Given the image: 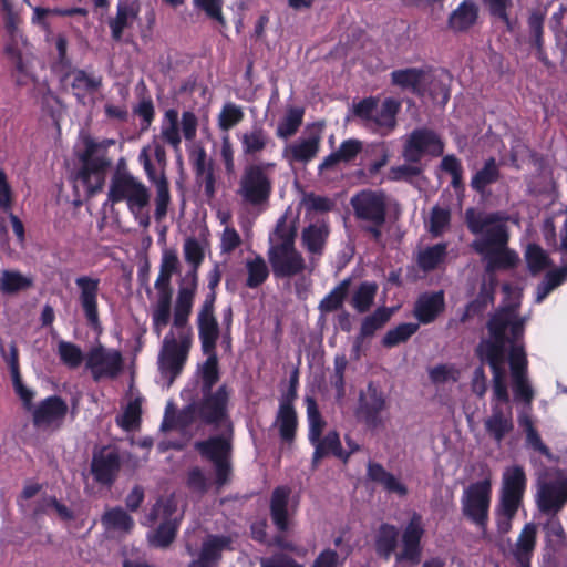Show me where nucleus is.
Wrapping results in <instances>:
<instances>
[{
    "mask_svg": "<svg viewBox=\"0 0 567 567\" xmlns=\"http://www.w3.org/2000/svg\"><path fill=\"white\" fill-rule=\"evenodd\" d=\"M276 424L281 439L287 442L292 441L297 427V414L289 399L280 402Z\"/></svg>",
    "mask_w": 567,
    "mask_h": 567,
    "instance_id": "f704fd0d",
    "label": "nucleus"
},
{
    "mask_svg": "<svg viewBox=\"0 0 567 567\" xmlns=\"http://www.w3.org/2000/svg\"><path fill=\"white\" fill-rule=\"evenodd\" d=\"M0 7L3 13L4 28L12 39V42L6 45V53L14 62L13 76L17 85L24 86L34 83L35 75L32 71V65L23 60L21 52L14 43L19 23L18 12L14 11L10 0H0Z\"/></svg>",
    "mask_w": 567,
    "mask_h": 567,
    "instance_id": "9b49d317",
    "label": "nucleus"
},
{
    "mask_svg": "<svg viewBox=\"0 0 567 567\" xmlns=\"http://www.w3.org/2000/svg\"><path fill=\"white\" fill-rule=\"evenodd\" d=\"M102 525L112 536H121L130 533L134 526V520L122 508L107 509L102 518Z\"/></svg>",
    "mask_w": 567,
    "mask_h": 567,
    "instance_id": "c756f323",
    "label": "nucleus"
},
{
    "mask_svg": "<svg viewBox=\"0 0 567 567\" xmlns=\"http://www.w3.org/2000/svg\"><path fill=\"white\" fill-rule=\"evenodd\" d=\"M196 8L203 10L207 17L224 24L225 20L221 13L223 0H194Z\"/></svg>",
    "mask_w": 567,
    "mask_h": 567,
    "instance_id": "e2e57ef3",
    "label": "nucleus"
},
{
    "mask_svg": "<svg viewBox=\"0 0 567 567\" xmlns=\"http://www.w3.org/2000/svg\"><path fill=\"white\" fill-rule=\"evenodd\" d=\"M498 178V167L493 158L488 159L484 167L476 173L472 179V186L477 190H483L487 185Z\"/></svg>",
    "mask_w": 567,
    "mask_h": 567,
    "instance_id": "5fc2aeb1",
    "label": "nucleus"
},
{
    "mask_svg": "<svg viewBox=\"0 0 567 567\" xmlns=\"http://www.w3.org/2000/svg\"><path fill=\"white\" fill-rule=\"evenodd\" d=\"M441 138L426 128L413 131L405 140L403 157L410 163H417L425 155L439 156L443 153Z\"/></svg>",
    "mask_w": 567,
    "mask_h": 567,
    "instance_id": "a211bd4d",
    "label": "nucleus"
},
{
    "mask_svg": "<svg viewBox=\"0 0 567 567\" xmlns=\"http://www.w3.org/2000/svg\"><path fill=\"white\" fill-rule=\"evenodd\" d=\"M369 477L383 486V488L389 492L396 494L400 497H403L408 494L406 486L393 474L386 472L379 464H370L368 468Z\"/></svg>",
    "mask_w": 567,
    "mask_h": 567,
    "instance_id": "473e14b6",
    "label": "nucleus"
},
{
    "mask_svg": "<svg viewBox=\"0 0 567 567\" xmlns=\"http://www.w3.org/2000/svg\"><path fill=\"white\" fill-rule=\"evenodd\" d=\"M82 148L78 150L80 168L74 173L72 181L79 197L94 195L104 185L106 168L110 161L106 148L114 144L113 140L95 142L89 136L81 140Z\"/></svg>",
    "mask_w": 567,
    "mask_h": 567,
    "instance_id": "39448f33",
    "label": "nucleus"
},
{
    "mask_svg": "<svg viewBox=\"0 0 567 567\" xmlns=\"http://www.w3.org/2000/svg\"><path fill=\"white\" fill-rule=\"evenodd\" d=\"M377 290H378V286L375 284L363 282L362 285H360V287L353 293L352 306L359 312L367 311L371 307V305L374 300Z\"/></svg>",
    "mask_w": 567,
    "mask_h": 567,
    "instance_id": "8fccbe9b",
    "label": "nucleus"
},
{
    "mask_svg": "<svg viewBox=\"0 0 567 567\" xmlns=\"http://www.w3.org/2000/svg\"><path fill=\"white\" fill-rule=\"evenodd\" d=\"M416 323H402L392 330H389L383 337V344L385 347H394L401 342L406 341L417 330Z\"/></svg>",
    "mask_w": 567,
    "mask_h": 567,
    "instance_id": "864d4df0",
    "label": "nucleus"
},
{
    "mask_svg": "<svg viewBox=\"0 0 567 567\" xmlns=\"http://www.w3.org/2000/svg\"><path fill=\"white\" fill-rule=\"evenodd\" d=\"M243 153L255 155L262 152L269 141L268 134L261 126H254L239 135Z\"/></svg>",
    "mask_w": 567,
    "mask_h": 567,
    "instance_id": "c9c22d12",
    "label": "nucleus"
},
{
    "mask_svg": "<svg viewBox=\"0 0 567 567\" xmlns=\"http://www.w3.org/2000/svg\"><path fill=\"white\" fill-rule=\"evenodd\" d=\"M398 529L389 524H383L379 527L375 535V549L377 553L389 559L396 547Z\"/></svg>",
    "mask_w": 567,
    "mask_h": 567,
    "instance_id": "58836bf2",
    "label": "nucleus"
},
{
    "mask_svg": "<svg viewBox=\"0 0 567 567\" xmlns=\"http://www.w3.org/2000/svg\"><path fill=\"white\" fill-rule=\"evenodd\" d=\"M321 131V125H316L309 131L308 136L288 144L282 152L284 158L289 164L308 163L313 159L319 152Z\"/></svg>",
    "mask_w": 567,
    "mask_h": 567,
    "instance_id": "412c9836",
    "label": "nucleus"
},
{
    "mask_svg": "<svg viewBox=\"0 0 567 567\" xmlns=\"http://www.w3.org/2000/svg\"><path fill=\"white\" fill-rule=\"evenodd\" d=\"M107 198L113 204L124 202L141 226L150 225V217L144 213L150 203V190L133 175L116 173L111 181Z\"/></svg>",
    "mask_w": 567,
    "mask_h": 567,
    "instance_id": "6e6552de",
    "label": "nucleus"
},
{
    "mask_svg": "<svg viewBox=\"0 0 567 567\" xmlns=\"http://www.w3.org/2000/svg\"><path fill=\"white\" fill-rule=\"evenodd\" d=\"M378 111V103L373 99H365L354 106V113L367 125L373 126L374 113Z\"/></svg>",
    "mask_w": 567,
    "mask_h": 567,
    "instance_id": "69168bd1",
    "label": "nucleus"
},
{
    "mask_svg": "<svg viewBox=\"0 0 567 567\" xmlns=\"http://www.w3.org/2000/svg\"><path fill=\"white\" fill-rule=\"evenodd\" d=\"M123 368V354L115 348H107L97 342L85 353V370L96 382L116 379Z\"/></svg>",
    "mask_w": 567,
    "mask_h": 567,
    "instance_id": "9d476101",
    "label": "nucleus"
},
{
    "mask_svg": "<svg viewBox=\"0 0 567 567\" xmlns=\"http://www.w3.org/2000/svg\"><path fill=\"white\" fill-rule=\"evenodd\" d=\"M362 150V143L358 140H347L341 143L338 151L327 156L320 164L319 169L321 172L326 169L334 168L341 162L352 161Z\"/></svg>",
    "mask_w": 567,
    "mask_h": 567,
    "instance_id": "7c9ffc66",
    "label": "nucleus"
},
{
    "mask_svg": "<svg viewBox=\"0 0 567 567\" xmlns=\"http://www.w3.org/2000/svg\"><path fill=\"white\" fill-rule=\"evenodd\" d=\"M537 536V526L528 523L522 529L514 548V556L522 567H530Z\"/></svg>",
    "mask_w": 567,
    "mask_h": 567,
    "instance_id": "c85d7f7f",
    "label": "nucleus"
},
{
    "mask_svg": "<svg viewBox=\"0 0 567 567\" xmlns=\"http://www.w3.org/2000/svg\"><path fill=\"white\" fill-rule=\"evenodd\" d=\"M140 420V404L137 401L131 402L124 413L117 419V423L125 430L134 429Z\"/></svg>",
    "mask_w": 567,
    "mask_h": 567,
    "instance_id": "338daca9",
    "label": "nucleus"
},
{
    "mask_svg": "<svg viewBox=\"0 0 567 567\" xmlns=\"http://www.w3.org/2000/svg\"><path fill=\"white\" fill-rule=\"evenodd\" d=\"M477 6L470 0L463 1L450 16L449 25L454 31H464L477 19Z\"/></svg>",
    "mask_w": 567,
    "mask_h": 567,
    "instance_id": "72a5a7b5",
    "label": "nucleus"
},
{
    "mask_svg": "<svg viewBox=\"0 0 567 567\" xmlns=\"http://www.w3.org/2000/svg\"><path fill=\"white\" fill-rule=\"evenodd\" d=\"M260 567H303L292 558L284 554H277L268 558L260 559Z\"/></svg>",
    "mask_w": 567,
    "mask_h": 567,
    "instance_id": "774afa93",
    "label": "nucleus"
},
{
    "mask_svg": "<svg viewBox=\"0 0 567 567\" xmlns=\"http://www.w3.org/2000/svg\"><path fill=\"white\" fill-rule=\"evenodd\" d=\"M303 110L301 107H290L277 126V136L288 138L295 135L302 124Z\"/></svg>",
    "mask_w": 567,
    "mask_h": 567,
    "instance_id": "37998d69",
    "label": "nucleus"
},
{
    "mask_svg": "<svg viewBox=\"0 0 567 567\" xmlns=\"http://www.w3.org/2000/svg\"><path fill=\"white\" fill-rule=\"evenodd\" d=\"M536 502L542 512L557 513L567 502V476L553 471L539 477Z\"/></svg>",
    "mask_w": 567,
    "mask_h": 567,
    "instance_id": "4468645a",
    "label": "nucleus"
},
{
    "mask_svg": "<svg viewBox=\"0 0 567 567\" xmlns=\"http://www.w3.org/2000/svg\"><path fill=\"white\" fill-rule=\"evenodd\" d=\"M289 496L290 491L286 487L276 488L271 496V518L280 530H286L289 527V518L293 511L289 504Z\"/></svg>",
    "mask_w": 567,
    "mask_h": 567,
    "instance_id": "bb28decb",
    "label": "nucleus"
},
{
    "mask_svg": "<svg viewBox=\"0 0 567 567\" xmlns=\"http://www.w3.org/2000/svg\"><path fill=\"white\" fill-rule=\"evenodd\" d=\"M524 322L516 312V305L503 308L489 321V338L477 347V354L489 364L493 374L491 414L485 419L487 434L501 443L514 429L513 408L507 383L511 368L514 395L530 405L534 391L526 374L527 360L520 343Z\"/></svg>",
    "mask_w": 567,
    "mask_h": 567,
    "instance_id": "f257e3e1",
    "label": "nucleus"
},
{
    "mask_svg": "<svg viewBox=\"0 0 567 567\" xmlns=\"http://www.w3.org/2000/svg\"><path fill=\"white\" fill-rule=\"evenodd\" d=\"M231 549V539L225 535H206L198 546L187 544V551L192 556L188 567H215L226 550Z\"/></svg>",
    "mask_w": 567,
    "mask_h": 567,
    "instance_id": "dca6fc26",
    "label": "nucleus"
},
{
    "mask_svg": "<svg viewBox=\"0 0 567 567\" xmlns=\"http://www.w3.org/2000/svg\"><path fill=\"white\" fill-rule=\"evenodd\" d=\"M156 297L151 307L153 329L161 336L163 329L168 324L172 307V289L155 288Z\"/></svg>",
    "mask_w": 567,
    "mask_h": 567,
    "instance_id": "a878e982",
    "label": "nucleus"
},
{
    "mask_svg": "<svg viewBox=\"0 0 567 567\" xmlns=\"http://www.w3.org/2000/svg\"><path fill=\"white\" fill-rule=\"evenodd\" d=\"M241 244V238L238 231L231 227L226 226L220 235V250L223 254L233 252Z\"/></svg>",
    "mask_w": 567,
    "mask_h": 567,
    "instance_id": "0e129e2a",
    "label": "nucleus"
},
{
    "mask_svg": "<svg viewBox=\"0 0 567 567\" xmlns=\"http://www.w3.org/2000/svg\"><path fill=\"white\" fill-rule=\"evenodd\" d=\"M506 220L497 213L466 212L467 226L476 235L473 248L483 256L488 271L512 268L519 260L518 255L507 247Z\"/></svg>",
    "mask_w": 567,
    "mask_h": 567,
    "instance_id": "20e7f679",
    "label": "nucleus"
},
{
    "mask_svg": "<svg viewBox=\"0 0 567 567\" xmlns=\"http://www.w3.org/2000/svg\"><path fill=\"white\" fill-rule=\"evenodd\" d=\"M297 225L291 214L282 216L270 237L268 252L272 271L278 277H291L305 269V260L295 248Z\"/></svg>",
    "mask_w": 567,
    "mask_h": 567,
    "instance_id": "423d86ee",
    "label": "nucleus"
},
{
    "mask_svg": "<svg viewBox=\"0 0 567 567\" xmlns=\"http://www.w3.org/2000/svg\"><path fill=\"white\" fill-rule=\"evenodd\" d=\"M526 483L525 472L518 465L508 466L503 472L501 496L495 507V519L501 534L511 530L512 520L523 501Z\"/></svg>",
    "mask_w": 567,
    "mask_h": 567,
    "instance_id": "0eeeda50",
    "label": "nucleus"
},
{
    "mask_svg": "<svg viewBox=\"0 0 567 567\" xmlns=\"http://www.w3.org/2000/svg\"><path fill=\"white\" fill-rule=\"evenodd\" d=\"M156 187V210L155 216L157 219H162L167 212L169 203V192L165 177L159 175L157 178L152 179Z\"/></svg>",
    "mask_w": 567,
    "mask_h": 567,
    "instance_id": "13d9d810",
    "label": "nucleus"
},
{
    "mask_svg": "<svg viewBox=\"0 0 567 567\" xmlns=\"http://www.w3.org/2000/svg\"><path fill=\"white\" fill-rule=\"evenodd\" d=\"M445 256V245L439 244L429 247L419 254V265L424 270L435 268Z\"/></svg>",
    "mask_w": 567,
    "mask_h": 567,
    "instance_id": "4d7b16f0",
    "label": "nucleus"
},
{
    "mask_svg": "<svg viewBox=\"0 0 567 567\" xmlns=\"http://www.w3.org/2000/svg\"><path fill=\"white\" fill-rule=\"evenodd\" d=\"M0 353L9 368L14 392L22 401L23 408L30 413L31 422L35 426V406L32 404L33 392L28 389L22 381L19 365V351L16 343L11 342L9 350H7L2 341H0Z\"/></svg>",
    "mask_w": 567,
    "mask_h": 567,
    "instance_id": "aec40b11",
    "label": "nucleus"
},
{
    "mask_svg": "<svg viewBox=\"0 0 567 567\" xmlns=\"http://www.w3.org/2000/svg\"><path fill=\"white\" fill-rule=\"evenodd\" d=\"M492 482L488 477L470 484L462 493L461 509L463 516L475 525L483 535L489 520Z\"/></svg>",
    "mask_w": 567,
    "mask_h": 567,
    "instance_id": "1a4fd4ad",
    "label": "nucleus"
},
{
    "mask_svg": "<svg viewBox=\"0 0 567 567\" xmlns=\"http://www.w3.org/2000/svg\"><path fill=\"white\" fill-rule=\"evenodd\" d=\"M567 279V266L549 271L545 281L537 289L536 301L542 302L547 295Z\"/></svg>",
    "mask_w": 567,
    "mask_h": 567,
    "instance_id": "603ef678",
    "label": "nucleus"
},
{
    "mask_svg": "<svg viewBox=\"0 0 567 567\" xmlns=\"http://www.w3.org/2000/svg\"><path fill=\"white\" fill-rule=\"evenodd\" d=\"M400 110V103L393 99H386L374 113L373 126L392 130L395 126V116Z\"/></svg>",
    "mask_w": 567,
    "mask_h": 567,
    "instance_id": "a19ab883",
    "label": "nucleus"
},
{
    "mask_svg": "<svg viewBox=\"0 0 567 567\" xmlns=\"http://www.w3.org/2000/svg\"><path fill=\"white\" fill-rule=\"evenodd\" d=\"M68 412L64 401L58 396L44 400L38 406V427L45 426L55 429L61 425Z\"/></svg>",
    "mask_w": 567,
    "mask_h": 567,
    "instance_id": "393cba45",
    "label": "nucleus"
},
{
    "mask_svg": "<svg viewBox=\"0 0 567 567\" xmlns=\"http://www.w3.org/2000/svg\"><path fill=\"white\" fill-rule=\"evenodd\" d=\"M181 514L177 513V502L169 496L159 499L148 514V523H159L157 530L150 536V542L156 547H165L175 537Z\"/></svg>",
    "mask_w": 567,
    "mask_h": 567,
    "instance_id": "ddd939ff",
    "label": "nucleus"
},
{
    "mask_svg": "<svg viewBox=\"0 0 567 567\" xmlns=\"http://www.w3.org/2000/svg\"><path fill=\"white\" fill-rule=\"evenodd\" d=\"M197 125L196 115L187 111L182 114L179 127L178 112L169 109L161 122V138L174 150H178L182 142L181 132L186 140L192 141L196 136Z\"/></svg>",
    "mask_w": 567,
    "mask_h": 567,
    "instance_id": "2eb2a0df",
    "label": "nucleus"
},
{
    "mask_svg": "<svg viewBox=\"0 0 567 567\" xmlns=\"http://www.w3.org/2000/svg\"><path fill=\"white\" fill-rule=\"evenodd\" d=\"M347 292V282L334 288L321 302L320 309L324 312L337 310L343 302Z\"/></svg>",
    "mask_w": 567,
    "mask_h": 567,
    "instance_id": "052dcab7",
    "label": "nucleus"
},
{
    "mask_svg": "<svg viewBox=\"0 0 567 567\" xmlns=\"http://www.w3.org/2000/svg\"><path fill=\"white\" fill-rule=\"evenodd\" d=\"M444 309L442 291L422 295L414 307V316L421 323L432 322Z\"/></svg>",
    "mask_w": 567,
    "mask_h": 567,
    "instance_id": "cd10ccee",
    "label": "nucleus"
},
{
    "mask_svg": "<svg viewBox=\"0 0 567 567\" xmlns=\"http://www.w3.org/2000/svg\"><path fill=\"white\" fill-rule=\"evenodd\" d=\"M392 311L386 308H379L371 316L364 318L361 324V338L372 336L390 319Z\"/></svg>",
    "mask_w": 567,
    "mask_h": 567,
    "instance_id": "de8ad7c7",
    "label": "nucleus"
},
{
    "mask_svg": "<svg viewBox=\"0 0 567 567\" xmlns=\"http://www.w3.org/2000/svg\"><path fill=\"white\" fill-rule=\"evenodd\" d=\"M316 445L315 460L327 455L333 454L338 457H343L340 439L337 432L328 433L322 441L313 443Z\"/></svg>",
    "mask_w": 567,
    "mask_h": 567,
    "instance_id": "3c124183",
    "label": "nucleus"
},
{
    "mask_svg": "<svg viewBox=\"0 0 567 567\" xmlns=\"http://www.w3.org/2000/svg\"><path fill=\"white\" fill-rule=\"evenodd\" d=\"M352 205L359 218L372 224L368 230L374 239H379L385 215L384 196L380 193L362 192L352 199Z\"/></svg>",
    "mask_w": 567,
    "mask_h": 567,
    "instance_id": "f3484780",
    "label": "nucleus"
},
{
    "mask_svg": "<svg viewBox=\"0 0 567 567\" xmlns=\"http://www.w3.org/2000/svg\"><path fill=\"white\" fill-rule=\"evenodd\" d=\"M75 285L79 290V303L87 324L101 333L102 327L97 309L100 280L90 276H80L75 279Z\"/></svg>",
    "mask_w": 567,
    "mask_h": 567,
    "instance_id": "6ab92c4d",
    "label": "nucleus"
},
{
    "mask_svg": "<svg viewBox=\"0 0 567 567\" xmlns=\"http://www.w3.org/2000/svg\"><path fill=\"white\" fill-rule=\"evenodd\" d=\"M120 470V458L115 450L104 447L93 455L91 473L94 480L104 485L111 484Z\"/></svg>",
    "mask_w": 567,
    "mask_h": 567,
    "instance_id": "5701e85b",
    "label": "nucleus"
},
{
    "mask_svg": "<svg viewBox=\"0 0 567 567\" xmlns=\"http://www.w3.org/2000/svg\"><path fill=\"white\" fill-rule=\"evenodd\" d=\"M245 267L248 274L246 284L250 288L260 286L269 275L267 264L260 256L248 258L245 262Z\"/></svg>",
    "mask_w": 567,
    "mask_h": 567,
    "instance_id": "a18cd8bd",
    "label": "nucleus"
},
{
    "mask_svg": "<svg viewBox=\"0 0 567 567\" xmlns=\"http://www.w3.org/2000/svg\"><path fill=\"white\" fill-rule=\"evenodd\" d=\"M274 164H255L248 166L239 183L238 195L251 205L265 203L271 192L270 171Z\"/></svg>",
    "mask_w": 567,
    "mask_h": 567,
    "instance_id": "f8f14e48",
    "label": "nucleus"
},
{
    "mask_svg": "<svg viewBox=\"0 0 567 567\" xmlns=\"http://www.w3.org/2000/svg\"><path fill=\"white\" fill-rule=\"evenodd\" d=\"M140 4L135 0H120L116 16L110 20L112 38L121 40L124 30L131 28L137 20Z\"/></svg>",
    "mask_w": 567,
    "mask_h": 567,
    "instance_id": "b1692460",
    "label": "nucleus"
},
{
    "mask_svg": "<svg viewBox=\"0 0 567 567\" xmlns=\"http://www.w3.org/2000/svg\"><path fill=\"white\" fill-rule=\"evenodd\" d=\"M307 417L309 423V440L317 443L323 432L326 422L322 420L315 399L308 396L306 399Z\"/></svg>",
    "mask_w": 567,
    "mask_h": 567,
    "instance_id": "49530a36",
    "label": "nucleus"
},
{
    "mask_svg": "<svg viewBox=\"0 0 567 567\" xmlns=\"http://www.w3.org/2000/svg\"><path fill=\"white\" fill-rule=\"evenodd\" d=\"M209 249L205 238L187 237L183 245L184 259L189 269L179 277L178 291L173 311V324L163 340L158 357L162 373L171 384L181 372L192 344V328L188 319L198 286V268Z\"/></svg>",
    "mask_w": 567,
    "mask_h": 567,
    "instance_id": "7ed1b4c3",
    "label": "nucleus"
},
{
    "mask_svg": "<svg viewBox=\"0 0 567 567\" xmlns=\"http://www.w3.org/2000/svg\"><path fill=\"white\" fill-rule=\"evenodd\" d=\"M391 78L395 85L416 91L423 85L426 73L422 69L410 68L392 72Z\"/></svg>",
    "mask_w": 567,
    "mask_h": 567,
    "instance_id": "ea45409f",
    "label": "nucleus"
},
{
    "mask_svg": "<svg viewBox=\"0 0 567 567\" xmlns=\"http://www.w3.org/2000/svg\"><path fill=\"white\" fill-rule=\"evenodd\" d=\"M215 292L207 295L198 313V329L202 348L207 354L206 361L198 368L202 381L204 400L199 405L189 406L183 412L184 419H200L205 423H214L221 429V435L196 444L200 454L210 460L216 467V485L227 483L230 467L228 456L230 453L229 437L231 424L227 416V402L229 398L225 385L210 393L212 386L218 381V360L215 354V346L219 336L218 323L214 316Z\"/></svg>",
    "mask_w": 567,
    "mask_h": 567,
    "instance_id": "f03ea898",
    "label": "nucleus"
},
{
    "mask_svg": "<svg viewBox=\"0 0 567 567\" xmlns=\"http://www.w3.org/2000/svg\"><path fill=\"white\" fill-rule=\"evenodd\" d=\"M58 353L61 361L69 368L75 369L82 362L85 363V354L82 353L80 347L74 343L60 341L58 344Z\"/></svg>",
    "mask_w": 567,
    "mask_h": 567,
    "instance_id": "09e8293b",
    "label": "nucleus"
},
{
    "mask_svg": "<svg viewBox=\"0 0 567 567\" xmlns=\"http://www.w3.org/2000/svg\"><path fill=\"white\" fill-rule=\"evenodd\" d=\"M179 259L175 250L166 249L163 252L159 274L155 280V288L171 289V278L179 268Z\"/></svg>",
    "mask_w": 567,
    "mask_h": 567,
    "instance_id": "4c0bfd02",
    "label": "nucleus"
},
{
    "mask_svg": "<svg viewBox=\"0 0 567 567\" xmlns=\"http://www.w3.org/2000/svg\"><path fill=\"white\" fill-rule=\"evenodd\" d=\"M32 286V280L18 271L3 270L0 277V291L3 295H13Z\"/></svg>",
    "mask_w": 567,
    "mask_h": 567,
    "instance_id": "79ce46f5",
    "label": "nucleus"
},
{
    "mask_svg": "<svg viewBox=\"0 0 567 567\" xmlns=\"http://www.w3.org/2000/svg\"><path fill=\"white\" fill-rule=\"evenodd\" d=\"M430 378L435 383H445L457 381L460 371L454 365L442 364L430 370Z\"/></svg>",
    "mask_w": 567,
    "mask_h": 567,
    "instance_id": "680f3d73",
    "label": "nucleus"
},
{
    "mask_svg": "<svg viewBox=\"0 0 567 567\" xmlns=\"http://www.w3.org/2000/svg\"><path fill=\"white\" fill-rule=\"evenodd\" d=\"M525 258L529 270L533 274L543 271L549 266V259L546 252L537 245H529L525 252Z\"/></svg>",
    "mask_w": 567,
    "mask_h": 567,
    "instance_id": "6e6d98bb",
    "label": "nucleus"
},
{
    "mask_svg": "<svg viewBox=\"0 0 567 567\" xmlns=\"http://www.w3.org/2000/svg\"><path fill=\"white\" fill-rule=\"evenodd\" d=\"M450 223V213L449 210L441 208V207H434L431 212L427 226L429 230L433 235H440L442 234L445 228L449 226Z\"/></svg>",
    "mask_w": 567,
    "mask_h": 567,
    "instance_id": "bf43d9fd",
    "label": "nucleus"
},
{
    "mask_svg": "<svg viewBox=\"0 0 567 567\" xmlns=\"http://www.w3.org/2000/svg\"><path fill=\"white\" fill-rule=\"evenodd\" d=\"M360 401V413L369 425L375 427L379 423L377 414L385 408L383 396L377 389L369 386L367 394L361 395Z\"/></svg>",
    "mask_w": 567,
    "mask_h": 567,
    "instance_id": "2f4dec72",
    "label": "nucleus"
},
{
    "mask_svg": "<svg viewBox=\"0 0 567 567\" xmlns=\"http://www.w3.org/2000/svg\"><path fill=\"white\" fill-rule=\"evenodd\" d=\"M424 534V526L422 522V517L417 514H413L410 522L408 523L403 536L402 543L403 548L400 554H398V560H410L413 563H419L421 557V538Z\"/></svg>",
    "mask_w": 567,
    "mask_h": 567,
    "instance_id": "4be33fe9",
    "label": "nucleus"
},
{
    "mask_svg": "<svg viewBox=\"0 0 567 567\" xmlns=\"http://www.w3.org/2000/svg\"><path fill=\"white\" fill-rule=\"evenodd\" d=\"M245 113L241 106L227 102L223 105L218 116V127L228 134V131L238 125L244 120Z\"/></svg>",
    "mask_w": 567,
    "mask_h": 567,
    "instance_id": "c03bdc74",
    "label": "nucleus"
},
{
    "mask_svg": "<svg viewBox=\"0 0 567 567\" xmlns=\"http://www.w3.org/2000/svg\"><path fill=\"white\" fill-rule=\"evenodd\" d=\"M329 230L324 221L310 225L302 233V244L310 254H321Z\"/></svg>",
    "mask_w": 567,
    "mask_h": 567,
    "instance_id": "e433bc0d",
    "label": "nucleus"
}]
</instances>
